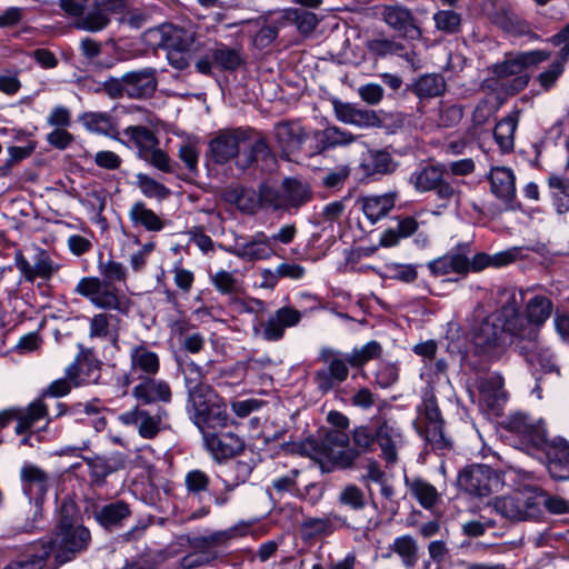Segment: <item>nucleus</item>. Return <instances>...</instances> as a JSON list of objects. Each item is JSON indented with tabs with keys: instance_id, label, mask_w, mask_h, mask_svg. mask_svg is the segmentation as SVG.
<instances>
[{
	"instance_id": "nucleus-34",
	"label": "nucleus",
	"mask_w": 569,
	"mask_h": 569,
	"mask_svg": "<svg viewBox=\"0 0 569 569\" xmlns=\"http://www.w3.org/2000/svg\"><path fill=\"white\" fill-rule=\"evenodd\" d=\"M385 22L392 29L408 34L415 30L413 19L408 9L398 4L385 6L381 11Z\"/></svg>"
},
{
	"instance_id": "nucleus-33",
	"label": "nucleus",
	"mask_w": 569,
	"mask_h": 569,
	"mask_svg": "<svg viewBox=\"0 0 569 569\" xmlns=\"http://www.w3.org/2000/svg\"><path fill=\"white\" fill-rule=\"evenodd\" d=\"M307 137L305 128L299 122H284L276 127V138L286 152L299 150Z\"/></svg>"
},
{
	"instance_id": "nucleus-46",
	"label": "nucleus",
	"mask_w": 569,
	"mask_h": 569,
	"mask_svg": "<svg viewBox=\"0 0 569 569\" xmlns=\"http://www.w3.org/2000/svg\"><path fill=\"white\" fill-rule=\"evenodd\" d=\"M46 416L47 407L40 400L31 402L23 412L17 410L16 432L20 435L28 431L30 428L34 426L36 422H38Z\"/></svg>"
},
{
	"instance_id": "nucleus-31",
	"label": "nucleus",
	"mask_w": 569,
	"mask_h": 569,
	"mask_svg": "<svg viewBox=\"0 0 569 569\" xmlns=\"http://www.w3.org/2000/svg\"><path fill=\"white\" fill-rule=\"evenodd\" d=\"M250 526L247 522H239L228 529L211 532L197 539L200 547L207 550H218L219 547L227 546L231 540L244 537L249 533Z\"/></svg>"
},
{
	"instance_id": "nucleus-54",
	"label": "nucleus",
	"mask_w": 569,
	"mask_h": 569,
	"mask_svg": "<svg viewBox=\"0 0 569 569\" xmlns=\"http://www.w3.org/2000/svg\"><path fill=\"white\" fill-rule=\"evenodd\" d=\"M282 190L289 208H298L309 199V192L306 186L296 179H284Z\"/></svg>"
},
{
	"instance_id": "nucleus-38",
	"label": "nucleus",
	"mask_w": 569,
	"mask_h": 569,
	"mask_svg": "<svg viewBox=\"0 0 569 569\" xmlns=\"http://www.w3.org/2000/svg\"><path fill=\"white\" fill-rule=\"evenodd\" d=\"M209 52L214 64L222 70L233 71L243 62L241 50L230 48L224 43H218L214 48L210 49Z\"/></svg>"
},
{
	"instance_id": "nucleus-53",
	"label": "nucleus",
	"mask_w": 569,
	"mask_h": 569,
	"mask_svg": "<svg viewBox=\"0 0 569 569\" xmlns=\"http://www.w3.org/2000/svg\"><path fill=\"white\" fill-rule=\"evenodd\" d=\"M137 187L141 193L150 199L163 200L170 194V190L146 173H137Z\"/></svg>"
},
{
	"instance_id": "nucleus-40",
	"label": "nucleus",
	"mask_w": 569,
	"mask_h": 569,
	"mask_svg": "<svg viewBox=\"0 0 569 569\" xmlns=\"http://www.w3.org/2000/svg\"><path fill=\"white\" fill-rule=\"evenodd\" d=\"M112 316L108 313H97L89 322V338L100 341L116 342L118 339V331L112 327Z\"/></svg>"
},
{
	"instance_id": "nucleus-14",
	"label": "nucleus",
	"mask_w": 569,
	"mask_h": 569,
	"mask_svg": "<svg viewBox=\"0 0 569 569\" xmlns=\"http://www.w3.org/2000/svg\"><path fill=\"white\" fill-rule=\"evenodd\" d=\"M201 432L206 449L217 460L233 457L244 448L243 440L233 432L214 433L207 429Z\"/></svg>"
},
{
	"instance_id": "nucleus-12",
	"label": "nucleus",
	"mask_w": 569,
	"mask_h": 569,
	"mask_svg": "<svg viewBox=\"0 0 569 569\" xmlns=\"http://www.w3.org/2000/svg\"><path fill=\"white\" fill-rule=\"evenodd\" d=\"M130 370L126 375V383L130 385L136 380L154 377L160 369V359L157 352L144 345L131 347L129 352Z\"/></svg>"
},
{
	"instance_id": "nucleus-10",
	"label": "nucleus",
	"mask_w": 569,
	"mask_h": 569,
	"mask_svg": "<svg viewBox=\"0 0 569 569\" xmlns=\"http://www.w3.org/2000/svg\"><path fill=\"white\" fill-rule=\"evenodd\" d=\"M91 6L88 12H83L76 26L78 29L98 32L109 23L108 14L119 12L127 6V0H87Z\"/></svg>"
},
{
	"instance_id": "nucleus-62",
	"label": "nucleus",
	"mask_w": 569,
	"mask_h": 569,
	"mask_svg": "<svg viewBox=\"0 0 569 569\" xmlns=\"http://www.w3.org/2000/svg\"><path fill=\"white\" fill-rule=\"evenodd\" d=\"M462 119V110L456 104L441 103L436 123L440 128L456 126Z\"/></svg>"
},
{
	"instance_id": "nucleus-24",
	"label": "nucleus",
	"mask_w": 569,
	"mask_h": 569,
	"mask_svg": "<svg viewBox=\"0 0 569 569\" xmlns=\"http://www.w3.org/2000/svg\"><path fill=\"white\" fill-rule=\"evenodd\" d=\"M127 96L130 98H146L153 94L157 89V77L153 68L124 73Z\"/></svg>"
},
{
	"instance_id": "nucleus-32",
	"label": "nucleus",
	"mask_w": 569,
	"mask_h": 569,
	"mask_svg": "<svg viewBox=\"0 0 569 569\" xmlns=\"http://www.w3.org/2000/svg\"><path fill=\"white\" fill-rule=\"evenodd\" d=\"M396 193H385L380 196H367L361 199V209L370 223H376L385 218L395 207Z\"/></svg>"
},
{
	"instance_id": "nucleus-29",
	"label": "nucleus",
	"mask_w": 569,
	"mask_h": 569,
	"mask_svg": "<svg viewBox=\"0 0 569 569\" xmlns=\"http://www.w3.org/2000/svg\"><path fill=\"white\" fill-rule=\"evenodd\" d=\"M313 137L316 139L317 149L319 152L339 147H346L357 140V136L337 126H328L322 130H318L315 132Z\"/></svg>"
},
{
	"instance_id": "nucleus-48",
	"label": "nucleus",
	"mask_w": 569,
	"mask_h": 569,
	"mask_svg": "<svg viewBox=\"0 0 569 569\" xmlns=\"http://www.w3.org/2000/svg\"><path fill=\"white\" fill-rule=\"evenodd\" d=\"M196 548L197 549L194 551L181 558V568L194 569L208 566L221 557V552L219 550H207L203 547H200L198 541L196 542Z\"/></svg>"
},
{
	"instance_id": "nucleus-37",
	"label": "nucleus",
	"mask_w": 569,
	"mask_h": 569,
	"mask_svg": "<svg viewBox=\"0 0 569 569\" xmlns=\"http://www.w3.org/2000/svg\"><path fill=\"white\" fill-rule=\"evenodd\" d=\"M397 553L406 567H413L418 560V546L416 540L408 536H401L388 547V552L383 553V558H390L391 553Z\"/></svg>"
},
{
	"instance_id": "nucleus-44",
	"label": "nucleus",
	"mask_w": 569,
	"mask_h": 569,
	"mask_svg": "<svg viewBox=\"0 0 569 569\" xmlns=\"http://www.w3.org/2000/svg\"><path fill=\"white\" fill-rule=\"evenodd\" d=\"M399 437L398 430L388 422L381 423L376 431L377 441L386 460L390 463L397 459L396 443Z\"/></svg>"
},
{
	"instance_id": "nucleus-42",
	"label": "nucleus",
	"mask_w": 569,
	"mask_h": 569,
	"mask_svg": "<svg viewBox=\"0 0 569 569\" xmlns=\"http://www.w3.org/2000/svg\"><path fill=\"white\" fill-rule=\"evenodd\" d=\"M123 134L133 142L139 158L159 144L154 133L143 126H129L123 130Z\"/></svg>"
},
{
	"instance_id": "nucleus-16",
	"label": "nucleus",
	"mask_w": 569,
	"mask_h": 569,
	"mask_svg": "<svg viewBox=\"0 0 569 569\" xmlns=\"http://www.w3.org/2000/svg\"><path fill=\"white\" fill-rule=\"evenodd\" d=\"M503 332V322H499L495 315H491L475 328L472 342L478 352L489 353L500 345Z\"/></svg>"
},
{
	"instance_id": "nucleus-2",
	"label": "nucleus",
	"mask_w": 569,
	"mask_h": 569,
	"mask_svg": "<svg viewBox=\"0 0 569 569\" xmlns=\"http://www.w3.org/2000/svg\"><path fill=\"white\" fill-rule=\"evenodd\" d=\"M98 270L102 278L83 277L74 288V292L89 300V302L102 310L116 311L126 316L131 308L130 299L113 283L124 282L127 271L122 263L108 259L99 261Z\"/></svg>"
},
{
	"instance_id": "nucleus-45",
	"label": "nucleus",
	"mask_w": 569,
	"mask_h": 569,
	"mask_svg": "<svg viewBox=\"0 0 569 569\" xmlns=\"http://www.w3.org/2000/svg\"><path fill=\"white\" fill-rule=\"evenodd\" d=\"M479 390L487 406L495 407L505 398L502 377L496 373L489 375L480 381Z\"/></svg>"
},
{
	"instance_id": "nucleus-58",
	"label": "nucleus",
	"mask_w": 569,
	"mask_h": 569,
	"mask_svg": "<svg viewBox=\"0 0 569 569\" xmlns=\"http://www.w3.org/2000/svg\"><path fill=\"white\" fill-rule=\"evenodd\" d=\"M184 486L189 495L199 496L208 490L210 477L200 469H192L184 476Z\"/></svg>"
},
{
	"instance_id": "nucleus-9",
	"label": "nucleus",
	"mask_w": 569,
	"mask_h": 569,
	"mask_svg": "<svg viewBox=\"0 0 569 569\" xmlns=\"http://www.w3.org/2000/svg\"><path fill=\"white\" fill-rule=\"evenodd\" d=\"M14 263L24 280L29 282H33L37 278L50 279L60 269V264L53 261L50 253L40 248L36 249L32 264L21 251L14 253Z\"/></svg>"
},
{
	"instance_id": "nucleus-30",
	"label": "nucleus",
	"mask_w": 569,
	"mask_h": 569,
	"mask_svg": "<svg viewBox=\"0 0 569 569\" xmlns=\"http://www.w3.org/2000/svg\"><path fill=\"white\" fill-rule=\"evenodd\" d=\"M455 189L445 180L443 173L436 167H429V203L437 209L446 208L453 197Z\"/></svg>"
},
{
	"instance_id": "nucleus-17",
	"label": "nucleus",
	"mask_w": 569,
	"mask_h": 569,
	"mask_svg": "<svg viewBox=\"0 0 569 569\" xmlns=\"http://www.w3.org/2000/svg\"><path fill=\"white\" fill-rule=\"evenodd\" d=\"M22 490L29 499L42 500L49 489L48 473L31 462H24L20 470Z\"/></svg>"
},
{
	"instance_id": "nucleus-23",
	"label": "nucleus",
	"mask_w": 569,
	"mask_h": 569,
	"mask_svg": "<svg viewBox=\"0 0 569 569\" xmlns=\"http://www.w3.org/2000/svg\"><path fill=\"white\" fill-rule=\"evenodd\" d=\"M197 40L192 26L164 24L160 28V46L163 49L191 50Z\"/></svg>"
},
{
	"instance_id": "nucleus-64",
	"label": "nucleus",
	"mask_w": 569,
	"mask_h": 569,
	"mask_svg": "<svg viewBox=\"0 0 569 569\" xmlns=\"http://www.w3.org/2000/svg\"><path fill=\"white\" fill-rule=\"evenodd\" d=\"M399 379V369L395 363L381 362L376 372V381L381 388H389Z\"/></svg>"
},
{
	"instance_id": "nucleus-19",
	"label": "nucleus",
	"mask_w": 569,
	"mask_h": 569,
	"mask_svg": "<svg viewBox=\"0 0 569 569\" xmlns=\"http://www.w3.org/2000/svg\"><path fill=\"white\" fill-rule=\"evenodd\" d=\"M243 134L238 130H223L210 141L209 148L217 163H226L234 158L240 150Z\"/></svg>"
},
{
	"instance_id": "nucleus-47",
	"label": "nucleus",
	"mask_w": 569,
	"mask_h": 569,
	"mask_svg": "<svg viewBox=\"0 0 569 569\" xmlns=\"http://www.w3.org/2000/svg\"><path fill=\"white\" fill-rule=\"evenodd\" d=\"M180 371L184 379V387L187 392L200 389V387H208L204 383L206 372L201 366L196 363L193 360L186 359L179 362Z\"/></svg>"
},
{
	"instance_id": "nucleus-60",
	"label": "nucleus",
	"mask_w": 569,
	"mask_h": 569,
	"mask_svg": "<svg viewBox=\"0 0 569 569\" xmlns=\"http://www.w3.org/2000/svg\"><path fill=\"white\" fill-rule=\"evenodd\" d=\"M140 159L144 160L150 166L156 169L166 172L172 173L174 171V162L170 159V157L161 150L158 146L153 147L149 152L144 153Z\"/></svg>"
},
{
	"instance_id": "nucleus-36",
	"label": "nucleus",
	"mask_w": 569,
	"mask_h": 569,
	"mask_svg": "<svg viewBox=\"0 0 569 569\" xmlns=\"http://www.w3.org/2000/svg\"><path fill=\"white\" fill-rule=\"evenodd\" d=\"M522 293L515 290L501 291V301L499 313L495 316L499 322H503V328L508 333L509 321L520 317L519 308L522 303Z\"/></svg>"
},
{
	"instance_id": "nucleus-5",
	"label": "nucleus",
	"mask_w": 569,
	"mask_h": 569,
	"mask_svg": "<svg viewBox=\"0 0 569 569\" xmlns=\"http://www.w3.org/2000/svg\"><path fill=\"white\" fill-rule=\"evenodd\" d=\"M319 360L326 366L316 371L313 380L322 393L329 392L348 379L347 355L343 356L339 350L323 347L319 352Z\"/></svg>"
},
{
	"instance_id": "nucleus-57",
	"label": "nucleus",
	"mask_w": 569,
	"mask_h": 569,
	"mask_svg": "<svg viewBox=\"0 0 569 569\" xmlns=\"http://www.w3.org/2000/svg\"><path fill=\"white\" fill-rule=\"evenodd\" d=\"M337 500L340 505L355 511L361 510L366 506L365 493L356 485H348L343 487L339 492Z\"/></svg>"
},
{
	"instance_id": "nucleus-6",
	"label": "nucleus",
	"mask_w": 569,
	"mask_h": 569,
	"mask_svg": "<svg viewBox=\"0 0 569 569\" xmlns=\"http://www.w3.org/2000/svg\"><path fill=\"white\" fill-rule=\"evenodd\" d=\"M460 489L476 497H487L501 485L499 476L486 465L466 467L458 477Z\"/></svg>"
},
{
	"instance_id": "nucleus-20",
	"label": "nucleus",
	"mask_w": 569,
	"mask_h": 569,
	"mask_svg": "<svg viewBox=\"0 0 569 569\" xmlns=\"http://www.w3.org/2000/svg\"><path fill=\"white\" fill-rule=\"evenodd\" d=\"M492 194L506 204L516 197V176L511 168L493 167L488 174Z\"/></svg>"
},
{
	"instance_id": "nucleus-21",
	"label": "nucleus",
	"mask_w": 569,
	"mask_h": 569,
	"mask_svg": "<svg viewBox=\"0 0 569 569\" xmlns=\"http://www.w3.org/2000/svg\"><path fill=\"white\" fill-rule=\"evenodd\" d=\"M140 382L133 387L132 395L138 400L146 405L156 402H170L171 389L164 380L147 377L139 379Z\"/></svg>"
},
{
	"instance_id": "nucleus-59",
	"label": "nucleus",
	"mask_w": 569,
	"mask_h": 569,
	"mask_svg": "<svg viewBox=\"0 0 569 569\" xmlns=\"http://www.w3.org/2000/svg\"><path fill=\"white\" fill-rule=\"evenodd\" d=\"M433 21L439 31L452 34L459 31L461 17L452 10H441L433 14Z\"/></svg>"
},
{
	"instance_id": "nucleus-51",
	"label": "nucleus",
	"mask_w": 569,
	"mask_h": 569,
	"mask_svg": "<svg viewBox=\"0 0 569 569\" xmlns=\"http://www.w3.org/2000/svg\"><path fill=\"white\" fill-rule=\"evenodd\" d=\"M80 120L91 132L108 136L114 130L111 117L106 112H86Z\"/></svg>"
},
{
	"instance_id": "nucleus-22",
	"label": "nucleus",
	"mask_w": 569,
	"mask_h": 569,
	"mask_svg": "<svg viewBox=\"0 0 569 569\" xmlns=\"http://www.w3.org/2000/svg\"><path fill=\"white\" fill-rule=\"evenodd\" d=\"M520 248L513 247L508 250L497 252L495 254L479 252L475 254L471 260L465 254V262L467 264L466 273L470 271L479 272L488 267L500 268L508 266L515 262L520 257Z\"/></svg>"
},
{
	"instance_id": "nucleus-26",
	"label": "nucleus",
	"mask_w": 569,
	"mask_h": 569,
	"mask_svg": "<svg viewBox=\"0 0 569 569\" xmlns=\"http://www.w3.org/2000/svg\"><path fill=\"white\" fill-rule=\"evenodd\" d=\"M222 198L244 214H254L260 208V194L253 189L234 186L224 190Z\"/></svg>"
},
{
	"instance_id": "nucleus-7",
	"label": "nucleus",
	"mask_w": 569,
	"mask_h": 569,
	"mask_svg": "<svg viewBox=\"0 0 569 569\" xmlns=\"http://www.w3.org/2000/svg\"><path fill=\"white\" fill-rule=\"evenodd\" d=\"M503 428L518 437L522 445L532 448L542 447L547 440V429L543 421L521 412L509 416L503 422Z\"/></svg>"
},
{
	"instance_id": "nucleus-56",
	"label": "nucleus",
	"mask_w": 569,
	"mask_h": 569,
	"mask_svg": "<svg viewBox=\"0 0 569 569\" xmlns=\"http://www.w3.org/2000/svg\"><path fill=\"white\" fill-rule=\"evenodd\" d=\"M261 208L272 210H287L288 202L286 201L283 190L276 189L268 184H261L259 188Z\"/></svg>"
},
{
	"instance_id": "nucleus-49",
	"label": "nucleus",
	"mask_w": 569,
	"mask_h": 569,
	"mask_svg": "<svg viewBox=\"0 0 569 569\" xmlns=\"http://www.w3.org/2000/svg\"><path fill=\"white\" fill-rule=\"evenodd\" d=\"M340 520L341 518L333 513L322 518H309L303 521L302 530L303 533L310 538L316 536L330 535L336 529L335 522Z\"/></svg>"
},
{
	"instance_id": "nucleus-3",
	"label": "nucleus",
	"mask_w": 569,
	"mask_h": 569,
	"mask_svg": "<svg viewBox=\"0 0 569 569\" xmlns=\"http://www.w3.org/2000/svg\"><path fill=\"white\" fill-rule=\"evenodd\" d=\"M186 409L200 431L226 428L229 423L226 403L211 386L188 392Z\"/></svg>"
},
{
	"instance_id": "nucleus-35",
	"label": "nucleus",
	"mask_w": 569,
	"mask_h": 569,
	"mask_svg": "<svg viewBox=\"0 0 569 569\" xmlns=\"http://www.w3.org/2000/svg\"><path fill=\"white\" fill-rule=\"evenodd\" d=\"M129 516L130 508L122 500L104 505L94 512L96 520L104 528L119 526Z\"/></svg>"
},
{
	"instance_id": "nucleus-52",
	"label": "nucleus",
	"mask_w": 569,
	"mask_h": 569,
	"mask_svg": "<svg viewBox=\"0 0 569 569\" xmlns=\"http://www.w3.org/2000/svg\"><path fill=\"white\" fill-rule=\"evenodd\" d=\"M382 348L379 342L371 340L360 348H355L347 355V360L351 367H362L368 361L380 357Z\"/></svg>"
},
{
	"instance_id": "nucleus-11",
	"label": "nucleus",
	"mask_w": 569,
	"mask_h": 569,
	"mask_svg": "<svg viewBox=\"0 0 569 569\" xmlns=\"http://www.w3.org/2000/svg\"><path fill=\"white\" fill-rule=\"evenodd\" d=\"M495 510L506 519L512 521L527 520L538 512L535 497L522 492H516L508 497L496 498Z\"/></svg>"
},
{
	"instance_id": "nucleus-8",
	"label": "nucleus",
	"mask_w": 569,
	"mask_h": 569,
	"mask_svg": "<svg viewBox=\"0 0 569 569\" xmlns=\"http://www.w3.org/2000/svg\"><path fill=\"white\" fill-rule=\"evenodd\" d=\"M226 251L243 261L254 262L268 260L274 256L276 246L271 243L266 232L257 231L248 239H236L232 246L226 248Z\"/></svg>"
},
{
	"instance_id": "nucleus-4",
	"label": "nucleus",
	"mask_w": 569,
	"mask_h": 569,
	"mask_svg": "<svg viewBox=\"0 0 569 569\" xmlns=\"http://www.w3.org/2000/svg\"><path fill=\"white\" fill-rule=\"evenodd\" d=\"M74 513L73 505H64L61 510L54 539L44 542L46 546L51 547V552L56 549L57 558L62 562L84 551L91 540L90 531L73 519Z\"/></svg>"
},
{
	"instance_id": "nucleus-41",
	"label": "nucleus",
	"mask_w": 569,
	"mask_h": 569,
	"mask_svg": "<svg viewBox=\"0 0 569 569\" xmlns=\"http://www.w3.org/2000/svg\"><path fill=\"white\" fill-rule=\"evenodd\" d=\"M326 443L340 449L337 455L335 453V461L341 467H349L353 463L358 452L351 449H346L349 445V437L342 430H335L327 435Z\"/></svg>"
},
{
	"instance_id": "nucleus-61",
	"label": "nucleus",
	"mask_w": 569,
	"mask_h": 569,
	"mask_svg": "<svg viewBox=\"0 0 569 569\" xmlns=\"http://www.w3.org/2000/svg\"><path fill=\"white\" fill-rule=\"evenodd\" d=\"M368 49L380 57L397 54L403 57L405 48L401 43L389 39H375L368 43Z\"/></svg>"
},
{
	"instance_id": "nucleus-13",
	"label": "nucleus",
	"mask_w": 569,
	"mask_h": 569,
	"mask_svg": "<svg viewBox=\"0 0 569 569\" xmlns=\"http://www.w3.org/2000/svg\"><path fill=\"white\" fill-rule=\"evenodd\" d=\"M167 417L164 410H158L150 413L148 410L134 407L119 416V420L124 426H134L138 433L143 439H153L162 429L163 418Z\"/></svg>"
},
{
	"instance_id": "nucleus-39",
	"label": "nucleus",
	"mask_w": 569,
	"mask_h": 569,
	"mask_svg": "<svg viewBox=\"0 0 569 569\" xmlns=\"http://www.w3.org/2000/svg\"><path fill=\"white\" fill-rule=\"evenodd\" d=\"M360 167L362 171L368 174H385L392 171L391 156L381 150H369L363 154Z\"/></svg>"
},
{
	"instance_id": "nucleus-50",
	"label": "nucleus",
	"mask_w": 569,
	"mask_h": 569,
	"mask_svg": "<svg viewBox=\"0 0 569 569\" xmlns=\"http://www.w3.org/2000/svg\"><path fill=\"white\" fill-rule=\"evenodd\" d=\"M465 253L445 256L429 263V270L435 274H446L450 271L466 273Z\"/></svg>"
},
{
	"instance_id": "nucleus-15",
	"label": "nucleus",
	"mask_w": 569,
	"mask_h": 569,
	"mask_svg": "<svg viewBox=\"0 0 569 569\" xmlns=\"http://www.w3.org/2000/svg\"><path fill=\"white\" fill-rule=\"evenodd\" d=\"M493 72L501 86L511 93L522 90L529 82V76L526 73V67L519 54L497 64Z\"/></svg>"
},
{
	"instance_id": "nucleus-1",
	"label": "nucleus",
	"mask_w": 569,
	"mask_h": 569,
	"mask_svg": "<svg viewBox=\"0 0 569 569\" xmlns=\"http://www.w3.org/2000/svg\"><path fill=\"white\" fill-rule=\"evenodd\" d=\"M552 310V301L546 296L537 295L526 302L523 313L508 323V335L512 338V343L533 370L537 380L533 391L539 399L542 376L552 375L558 378L560 375L552 351L540 339V330Z\"/></svg>"
},
{
	"instance_id": "nucleus-63",
	"label": "nucleus",
	"mask_w": 569,
	"mask_h": 569,
	"mask_svg": "<svg viewBox=\"0 0 569 569\" xmlns=\"http://www.w3.org/2000/svg\"><path fill=\"white\" fill-rule=\"evenodd\" d=\"M210 281L222 295H231L237 288L236 277L227 270H219L216 273L210 274Z\"/></svg>"
},
{
	"instance_id": "nucleus-18",
	"label": "nucleus",
	"mask_w": 569,
	"mask_h": 569,
	"mask_svg": "<svg viewBox=\"0 0 569 569\" xmlns=\"http://www.w3.org/2000/svg\"><path fill=\"white\" fill-rule=\"evenodd\" d=\"M546 445L547 468L553 479H569V442L555 439Z\"/></svg>"
},
{
	"instance_id": "nucleus-43",
	"label": "nucleus",
	"mask_w": 569,
	"mask_h": 569,
	"mask_svg": "<svg viewBox=\"0 0 569 569\" xmlns=\"http://www.w3.org/2000/svg\"><path fill=\"white\" fill-rule=\"evenodd\" d=\"M518 126L517 117L508 116L495 127L493 138L501 152H510L515 147V132Z\"/></svg>"
},
{
	"instance_id": "nucleus-25",
	"label": "nucleus",
	"mask_w": 569,
	"mask_h": 569,
	"mask_svg": "<svg viewBox=\"0 0 569 569\" xmlns=\"http://www.w3.org/2000/svg\"><path fill=\"white\" fill-rule=\"evenodd\" d=\"M128 218L132 228L143 229L148 232H159L166 226L161 217L152 209L148 208L141 200L134 201L130 206L128 210Z\"/></svg>"
},
{
	"instance_id": "nucleus-27",
	"label": "nucleus",
	"mask_w": 569,
	"mask_h": 569,
	"mask_svg": "<svg viewBox=\"0 0 569 569\" xmlns=\"http://www.w3.org/2000/svg\"><path fill=\"white\" fill-rule=\"evenodd\" d=\"M429 445L432 449L440 451L441 456L452 450V441L445 433V422L441 418L440 411L435 406L433 400L429 398Z\"/></svg>"
},
{
	"instance_id": "nucleus-55",
	"label": "nucleus",
	"mask_w": 569,
	"mask_h": 569,
	"mask_svg": "<svg viewBox=\"0 0 569 569\" xmlns=\"http://www.w3.org/2000/svg\"><path fill=\"white\" fill-rule=\"evenodd\" d=\"M549 187L552 189L553 201L559 213L569 210V179L559 176H550Z\"/></svg>"
},
{
	"instance_id": "nucleus-28",
	"label": "nucleus",
	"mask_w": 569,
	"mask_h": 569,
	"mask_svg": "<svg viewBox=\"0 0 569 569\" xmlns=\"http://www.w3.org/2000/svg\"><path fill=\"white\" fill-rule=\"evenodd\" d=\"M50 553L51 547L46 546L44 542L29 545L3 569H42Z\"/></svg>"
}]
</instances>
